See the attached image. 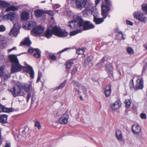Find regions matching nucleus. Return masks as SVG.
<instances>
[{"mask_svg": "<svg viewBox=\"0 0 147 147\" xmlns=\"http://www.w3.org/2000/svg\"><path fill=\"white\" fill-rule=\"evenodd\" d=\"M9 58L11 63V74L20 71L22 69L23 70H25L27 73H29L31 79L34 78V74L32 67L29 65L26 67L22 66L20 64L16 55H10Z\"/></svg>", "mask_w": 147, "mask_h": 147, "instance_id": "f257e3e1", "label": "nucleus"}, {"mask_svg": "<svg viewBox=\"0 0 147 147\" xmlns=\"http://www.w3.org/2000/svg\"><path fill=\"white\" fill-rule=\"evenodd\" d=\"M67 26L71 29H78L83 27L84 30L93 28L94 26L89 21H87L84 23L83 19L80 17L78 16L74 20L69 21Z\"/></svg>", "mask_w": 147, "mask_h": 147, "instance_id": "f03ea898", "label": "nucleus"}, {"mask_svg": "<svg viewBox=\"0 0 147 147\" xmlns=\"http://www.w3.org/2000/svg\"><path fill=\"white\" fill-rule=\"evenodd\" d=\"M105 4H102L101 15L103 17L98 18L97 17L94 18L93 21L96 24H99L102 23L105 19L107 16L108 13L110 10V7L111 5V3L110 0H103Z\"/></svg>", "mask_w": 147, "mask_h": 147, "instance_id": "7ed1b4c3", "label": "nucleus"}, {"mask_svg": "<svg viewBox=\"0 0 147 147\" xmlns=\"http://www.w3.org/2000/svg\"><path fill=\"white\" fill-rule=\"evenodd\" d=\"M52 29L53 34L59 37H64L69 34L67 32L63 31L61 28L56 26H54Z\"/></svg>", "mask_w": 147, "mask_h": 147, "instance_id": "20e7f679", "label": "nucleus"}, {"mask_svg": "<svg viewBox=\"0 0 147 147\" xmlns=\"http://www.w3.org/2000/svg\"><path fill=\"white\" fill-rule=\"evenodd\" d=\"M134 18L140 22L145 23L147 21V17L144 13L140 11H136L133 13Z\"/></svg>", "mask_w": 147, "mask_h": 147, "instance_id": "39448f33", "label": "nucleus"}, {"mask_svg": "<svg viewBox=\"0 0 147 147\" xmlns=\"http://www.w3.org/2000/svg\"><path fill=\"white\" fill-rule=\"evenodd\" d=\"M21 27V25L20 24L18 23L15 24L9 33V35L15 37L18 34Z\"/></svg>", "mask_w": 147, "mask_h": 147, "instance_id": "423d86ee", "label": "nucleus"}, {"mask_svg": "<svg viewBox=\"0 0 147 147\" xmlns=\"http://www.w3.org/2000/svg\"><path fill=\"white\" fill-rule=\"evenodd\" d=\"M76 5V8L79 10H82L86 7V5L87 0H73Z\"/></svg>", "mask_w": 147, "mask_h": 147, "instance_id": "0eeeda50", "label": "nucleus"}, {"mask_svg": "<svg viewBox=\"0 0 147 147\" xmlns=\"http://www.w3.org/2000/svg\"><path fill=\"white\" fill-rule=\"evenodd\" d=\"M10 3L4 1H2L1 7H7L5 9L6 11H15L18 9V7L15 6H10Z\"/></svg>", "mask_w": 147, "mask_h": 147, "instance_id": "6e6552de", "label": "nucleus"}, {"mask_svg": "<svg viewBox=\"0 0 147 147\" xmlns=\"http://www.w3.org/2000/svg\"><path fill=\"white\" fill-rule=\"evenodd\" d=\"M137 78L136 81V85L134 90L136 91L138 90H142L144 87L143 80L142 78L140 79L138 76H137Z\"/></svg>", "mask_w": 147, "mask_h": 147, "instance_id": "1a4fd4ad", "label": "nucleus"}, {"mask_svg": "<svg viewBox=\"0 0 147 147\" xmlns=\"http://www.w3.org/2000/svg\"><path fill=\"white\" fill-rule=\"evenodd\" d=\"M44 28L41 26L36 27L35 28H33L31 30L32 33L38 35H40L44 32Z\"/></svg>", "mask_w": 147, "mask_h": 147, "instance_id": "9d476101", "label": "nucleus"}, {"mask_svg": "<svg viewBox=\"0 0 147 147\" xmlns=\"http://www.w3.org/2000/svg\"><path fill=\"white\" fill-rule=\"evenodd\" d=\"M10 92L12 94L13 96L15 97L19 96L21 91L20 88L17 86L11 88L10 90Z\"/></svg>", "mask_w": 147, "mask_h": 147, "instance_id": "9b49d317", "label": "nucleus"}, {"mask_svg": "<svg viewBox=\"0 0 147 147\" xmlns=\"http://www.w3.org/2000/svg\"><path fill=\"white\" fill-rule=\"evenodd\" d=\"M28 52L30 54H32L35 52L33 56L36 58L40 57L41 52L40 50L38 48L34 49L33 48H30L28 50Z\"/></svg>", "mask_w": 147, "mask_h": 147, "instance_id": "f8f14e48", "label": "nucleus"}, {"mask_svg": "<svg viewBox=\"0 0 147 147\" xmlns=\"http://www.w3.org/2000/svg\"><path fill=\"white\" fill-rule=\"evenodd\" d=\"M121 106L120 101H116L114 103H111L110 105L109 108L111 110L113 111L118 109Z\"/></svg>", "mask_w": 147, "mask_h": 147, "instance_id": "ddd939ff", "label": "nucleus"}, {"mask_svg": "<svg viewBox=\"0 0 147 147\" xmlns=\"http://www.w3.org/2000/svg\"><path fill=\"white\" fill-rule=\"evenodd\" d=\"M16 16L15 13L12 12H10L4 15V18L8 20H10L12 21L13 20Z\"/></svg>", "mask_w": 147, "mask_h": 147, "instance_id": "4468645a", "label": "nucleus"}, {"mask_svg": "<svg viewBox=\"0 0 147 147\" xmlns=\"http://www.w3.org/2000/svg\"><path fill=\"white\" fill-rule=\"evenodd\" d=\"M68 117V116L67 115L63 114L59 118L60 123L61 124H65L67 123V122Z\"/></svg>", "mask_w": 147, "mask_h": 147, "instance_id": "2eb2a0df", "label": "nucleus"}, {"mask_svg": "<svg viewBox=\"0 0 147 147\" xmlns=\"http://www.w3.org/2000/svg\"><path fill=\"white\" fill-rule=\"evenodd\" d=\"M132 132L135 134H139L141 130L140 126L138 125H133L132 127Z\"/></svg>", "mask_w": 147, "mask_h": 147, "instance_id": "dca6fc26", "label": "nucleus"}, {"mask_svg": "<svg viewBox=\"0 0 147 147\" xmlns=\"http://www.w3.org/2000/svg\"><path fill=\"white\" fill-rule=\"evenodd\" d=\"M36 24V23L35 22L29 21L26 22L25 25L24 24L23 26L26 28H27V29L30 30L33 27H34Z\"/></svg>", "mask_w": 147, "mask_h": 147, "instance_id": "f3484780", "label": "nucleus"}, {"mask_svg": "<svg viewBox=\"0 0 147 147\" xmlns=\"http://www.w3.org/2000/svg\"><path fill=\"white\" fill-rule=\"evenodd\" d=\"M111 90V86L109 84L106 86L105 89V94L106 97H108L110 96Z\"/></svg>", "mask_w": 147, "mask_h": 147, "instance_id": "a211bd4d", "label": "nucleus"}, {"mask_svg": "<svg viewBox=\"0 0 147 147\" xmlns=\"http://www.w3.org/2000/svg\"><path fill=\"white\" fill-rule=\"evenodd\" d=\"M45 13V11L41 9H37L35 11L34 14L37 18H39L42 16V15Z\"/></svg>", "mask_w": 147, "mask_h": 147, "instance_id": "6ab92c4d", "label": "nucleus"}, {"mask_svg": "<svg viewBox=\"0 0 147 147\" xmlns=\"http://www.w3.org/2000/svg\"><path fill=\"white\" fill-rule=\"evenodd\" d=\"M31 44V42L29 38L26 37L25 38L24 41L23 42H21L20 46L22 45H26L30 46Z\"/></svg>", "mask_w": 147, "mask_h": 147, "instance_id": "aec40b11", "label": "nucleus"}, {"mask_svg": "<svg viewBox=\"0 0 147 147\" xmlns=\"http://www.w3.org/2000/svg\"><path fill=\"white\" fill-rule=\"evenodd\" d=\"M6 46V40L3 39L2 36L0 35V47L3 48L5 47Z\"/></svg>", "mask_w": 147, "mask_h": 147, "instance_id": "412c9836", "label": "nucleus"}, {"mask_svg": "<svg viewBox=\"0 0 147 147\" xmlns=\"http://www.w3.org/2000/svg\"><path fill=\"white\" fill-rule=\"evenodd\" d=\"M53 34L52 29L51 30L48 28L45 34V36L47 38H49L52 37Z\"/></svg>", "mask_w": 147, "mask_h": 147, "instance_id": "4be33fe9", "label": "nucleus"}, {"mask_svg": "<svg viewBox=\"0 0 147 147\" xmlns=\"http://www.w3.org/2000/svg\"><path fill=\"white\" fill-rule=\"evenodd\" d=\"M7 115H3L0 116V122L3 123H7Z\"/></svg>", "mask_w": 147, "mask_h": 147, "instance_id": "5701e85b", "label": "nucleus"}, {"mask_svg": "<svg viewBox=\"0 0 147 147\" xmlns=\"http://www.w3.org/2000/svg\"><path fill=\"white\" fill-rule=\"evenodd\" d=\"M92 14L94 18L97 17L99 15V14L96 8L94 7H92L90 9Z\"/></svg>", "mask_w": 147, "mask_h": 147, "instance_id": "b1692460", "label": "nucleus"}, {"mask_svg": "<svg viewBox=\"0 0 147 147\" xmlns=\"http://www.w3.org/2000/svg\"><path fill=\"white\" fill-rule=\"evenodd\" d=\"M115 136L117 140H120L122 139V134L120 131L116 130L115 131Z\"/></svg>", "mask_w": 147, "mask_h": 147, "instance_id": "393cba45", "label": "nucleus"}, {"mask_svg": "<svg viewBox=\"0 0 147 147\" xmlns=\"http://www.w3.org/2000/svg\"><path fill=\"white\" fill-rule=\"evenodd\" d=\"M12 111L11 110L10 108H8L5 107L4 106L0 105V112H9Z\"/></svg>", "mask_w": 147, "mask_h": 147, "instance_id": "a878e982", "label": "nucleus"}, {"mask_svg": "<svg viewBox=\"0 0 147 147\" xmlns=\"http://www.w3.org/2000/svg\"><path fill=\"white\" fill-rule=\"evenodd\" d=\"M28 17L29 15L28 13L24 12L22 13L21 18L22 20L26 21L28 20Z\"/></svg>", "mask_w": 147, "mask_h": 147, "instance_id": "bb28decb", "label": "nucleus"}, {"mask_svg": "<svg viewBox=\"0 0 147 147\" xmlns=\"http://www.w3.org/2000/svg\"><path fill=\"white\" fill-rule=\"evenodd\" d=\"M32 85L31 84H26L22 86V88L25 91L27 92L29 91Z\"/></svg>", "mask_w": 147, "mask_h": 147, "instance_id": "cd10ccee", "label": "nucleus"}, {"mask_svg": "<svg viewBox=\"0 0 147 147\" xmlns=\"http://www.w3.org/2000/svg\"><path fill=\"white\" fill-rule=\"evenodd\" d=\"M105 57H104L100 60V61L96 65V66L99 68H100L103 65L105 59Z\"/></svg>", "mask_w": 147, "mask_h": 147, "instance_id": "c85d7f7f", "label": "nucleus"}, {"mask_svg": "<svg viewBox=\"0 0 147 147\" xmlns=\"http://www.w3.org/2000/svg\"><path fill=\"white\" fill-rule=\"evenodd\" d=\"M80 28H78V29H78L77 30L74 31L72 32H70V36H74L77 34L81 32H82V30L79 29Z\"/></svg>", "mask_w": 147, "mask_h": 147, "instance_id": "c756f323", "label": "nucleus"}, {"mask_svg": "<svg viewBox=\"0 0 147 147\" xmlns=\"http://www.w3.org/2000/svg\"><path fill=\"white\" fill-rule=\"evenodd\" d=\"M135 77L136 76H134L133 78L132 79L130 80L129 82V88L131 90H133L134 88V85L133 80Z\"/></svg>", "mask_w": 147, "mask_h": 147, "instance_id": "7c9ffc66", "label": "nucleus"}, {"mask_svg": "<svg viewBox=\"0 0 147 147\" xmlns=\"http://www.w3.org/2000/svg\"><path fill=\"white\" fill-rule=\"evenodd\" d=\"M117 36V38L119 40H121L122 39L124 40L125 39L123 37V34L121 31L118 32Z\"/></svg>", "mask_w": 147, "mask_h": 147, "instance_id": "2f4dec72", "label": "nucleus"}, {"mask_svg": "<svg viewBox=\"0 0 147 147\" xmlns=\"http://www.w3.org/2000/svg\"><path fill=\"white\" fill-rule=\"evenodd\" d=\"M141 6L142 11L144 12L145 14L147 15V3L145 4H143Z\"/></svg>", "mask_w": 147, "mask_h": 147, "instance_id": "473e14b6", "label": "nucleus"}, {"mask_svg": "<svg viewBox=\"0 0 147 147\" xmlns=\"http://www.w3.org/2000/svg\"><path fill=\"white\" fill-rule=\"evenodd\" d=\"M127 52L130 55H132L134 53V50L131 47H129L127 48Z\"/></svg>", "mask_w": 147, "mask_h": 147, "instance_id": "72a5a7b5", "label": "nucleus"}, {"mask_svg": "<svg viewBox=\"0 0 147 147\" xmlns=\"http://www.w3.org/2000/svg\"><path fill=\"white\" fill-rule=\"evenodd\" d=\"M66 83V80H65L61 84H60L59 86L56 87V89L58 90L63 88L65 85Z\"/></svg>", "mask_w": 147, "mask_h": 147, "instance_id": "f704fd0d", "label": "nucleus"}, {"mask_svg": "<svg viewBox=\"0 0 147 147\" xmlns=\"http://www.w3.org/2000/svg\"><path fill=\"white\" fill-rule=\"evenodd\" d=\"M84 52V50L83 49H78L76 51V53L78 55H82Z\"/></svg>", "mask_w": 147, "mask_h": 147, "instance_id": "c9c22d12", "label": "nucleus"}, {"mask_svg": "<svg viewBox=\"0 0 147 147\" xmlns=\"http://www.w3.org/2000/svg\"><path fill=\"white\" fill-rule=\"evenodd\" d=\"M109 70H107V71L109 73V76H110L111 78V79H113V73L112 72V70L111 69V67L110 68V67L109 68Z\"/></svg>", "mask_w": 147, "mask_h": 147, "instance_id": "e433bc0d", "label": "nucleus"}, {"mask_svg": "<svg viewBox=\"0 0 147 147\" xmlns=\"http://www.w3.org/2000/svg\"><path fill=\"white\" fill-rule=\"evenodd\" d=\"M3 64L2 63L0 65V77H1L3 75Z\"/></svg>", "mask_w": 147, "mask_h": 147, "instance_id": "4c0bfd02", "label": "nucleus"}, {"mask_svg": "<svg viewBox=\"0 0 147 147\" xmlns=\"http://www.w3.org/2000/svg\"><path fill=\"white\" fill-rule=\"evenodd\" d=\"M90 10L89 7H87L85 9H84L82 11V13L84 15L88 16V12Z\"/></svg>", "mask_w": 147, "mask_h": 147, "instance_id": "58836bf2", "label": "nucleus"}, {"mask_svg": "<svg viewBox=\"0 0 147 147\" xmlns=\"http://www.w3.org/2000/svg\"><path fill=\"white\" fill-rule=\"evenodd\" d=\"M72 64L73 63L70 61H69L67 63L66 67L67 69H68V71H69L70 69Z\"/></svg>", "mask_w": 147, "mask_h": 147, "instance_id": "ea45409f", "label": "nucleus"}, {"mask_svg": "<svg viewBox=\"0 0 147 147\" xmlns=\"http://www.w3.org/2000/svg\"><path fill=\"white\" fill-rule=\"evenodd\" d=\"M126 107L129 108L130 106L131 102L129 100H126L125 101Z\"/></svg>", "mask_w": 147, "mask_h": 147, "instance_id": "a19ab883", "label": "nucleus"}, {"mask_svg": "<svg viewBox=\"0 0 147 147\" xmlns=\"http://www.w3.org/2000/svg\"><path fill=\"white\" fill-rule=\"evenodd\" d=\"M45 13H46L49 15L52 16H53L54 13L53 11L51 10H47L45 11Z\"/></svg>", "mask_w": 147, "mask_h": 147, "instance_id": "79ce46f5", "label": "nucleus"}, {"mask_svg": "<svg viewBox=\"0 0 147 147\" xmlns=\"http://www.w3.org/2000/svg\"><path fill=\"white\" fill-rule=\"evenodd\" d=\"M10 76V74L9 73H7L4 75V78L5 80H7L9 79Z\"/></svg>", "mask_w": 147, "mask_h": 147, "instance_id": "37998d69", "label": "nucleus"}, {"mask_svg": "<svg viewBox=\"0 0 147 147\" xmlns=\"http://www.w3.org/2000/svg\"><path fill=\"white\" fill-rule=\"evenodd\" d=\"M91 61V59L90 57L88 56L86 58V59L84 61V63L88 64Z\"/></svg>", "mask_w": 147, "mask_h": 147, "instance_id": "c03bdc74", "label": "nucleus"}, {"mask_svg": "<svg viewBox=\"0 0 147 147\" xmlns=\"http://www.w3.org/2000/svg\"><path fill=\"white\" fill-rule=\"evenodd\" d=\"M42 74L41 73V71H38V77L36 81V82H39V81L40 80V76H41Z\"/></svg>", "mask_w": 147, "mask_h": 147, "instance_id": "a18cd8bd", "label": "nucleus"}, {"mask_svg": "<svg viewBox=\"0 0 147 147\" xmlns=\"http://www.w3.org/2000/svg\"><path fill=\"white\" fill-rule=\"evenodd\" d=\"M49 57L52 60L55 61L56 60V56L53 54H49Z\"/></svg>", "mask_w": 147, "mask_h": 147, "instance_id": "49530a36", "label": "nucleus"}, {"mask_svg": "<svg viewBox=\"0 0 147 147\" xmlns=\"http://www.w3.org/2000/svg\"><path fill=\"white\" fill-rule=\"evenodd\" d=\"M35 126L37 127L39 129H40L41 128L39 122L38 121L35 122Z\"/></svg>", "mask_w": 147, "mask_h": 147, "instance_id": "de8ad7c7", "label": "nucleus"}, {"mask_svg": "<svg viewBox=\"0 0 147 147\" xmlns=\"http://www.w3.org/2000/svg\"><path fill=\"white\" fill-rule=\"evenodd\" d=\"M5 30V26L3 25L0 26V31L3 32Z\"/></svg>", "mask_w": 147, "mask_h": 147, "instance_id": "09e8293b", "label": "nucleus"}, {"mask_svg": "<svg viewBox=\"0 0 147 147\" xmlns=\"http://www.w3.org/2000/svg\"><path fill=\"white\" fill-rule=\"evenodd\" d=\"M31 96V93L30 92H28L27 94V96L26 98V101L28 102L29 100V99Z\"/></svg>", "mask_w": 147, "mask_h": 147, "instance_id": "8fccbe9b", "label": "nucleus"}, {"mask_svg": "<svg viewBox=\"0 0 147 147\" xmlns=\"http://www.w3.org/2000/svg\"><path fill=\"white\" fill-rule=\"evenodd\" d=\"M140 117L142 119H146V114L145 113H142L140 115Z\"/></svg>", "mask_w": 147, "mask_h": 147, "instance_id": "3c124183", "label": "nucleus"}, {"mask_svg": "<svg viewBox=\"0 0 147 147\" xmlns=\"http://www.w3.org/2000/svg\"><path fill=\"white\" fill-rule=\"evenodd\" d=\"M106 66L107 68V70H109L110 69H109V68L110 67H110H111V69H113V68L112 67V65L110 63H109V64L106 65Z\"/></svg>", "mask_w": 147, "mask_h": 147, "instance_id": "603ef678", "label": "nucleus"}, {"mask_svg": "<svg viewBox=\"0 0 147 147\" xmlns=\"http://www.w3.org/2000/svg\"><path fill=\"white\" fill-rule=\"evenodd\" d=\"M69 49V48H65L64 49H63L62 50L60 51L59 53H57L58 54H59V53H61L64 51H65Z\"/></svg>", "mask_w": 147, "mask_h": 147, "instance_id": "864d4df0", "label": "nucleus"}, {"mask_svg": "<svg viewBox=\"0 0 147 147\" xmlns=\"http://www.w3.org/2000/svg\"><path fill=\"white\" fill-rule=\"evenodd\" d=\"M77 71V67H74L72 70L71 72L72 74H74L75 73L76 71Z\"/></svg>", "mask_w": 147, "mask_h": 147, "instance_id": "5fc2aeb1", "label": "nucleus"}, {"mask_svg": "<svg viewBox=\"0 0 147 147\" xmlns=\"http://www.w3.org/2000/svg\"><path fill=\"white\" fill-rule=\"evenodd\" d=\"M74 84L76 87H79L80 86L81 84L80 83L77 82H74Z\"/></svg>", "mask_w": 147, "mask_h": 147, "instance_id": "6e6d98bb", "label": "nucleus"}, {"mask_svg": "<svg viewBox=\"0 0 147 147\" xmlns=\"http://www.w3.org/2000/svg\"><path fill=\"white\" fill-rule=\"evenodd\" d=\"M126 23L127 24L131 26L133 25V23L130 21L127 20Z\"/></svg>", "mask_w": 147, "mask_h": 147, "instance_id": "4d7b16f0", "label": "nucleus"}, {"mask_svg": "<svg viewBox=\"0 0 147 147\" xmlns=\"http://www.w3.org/2000/svg\"><path fill=\"white\" fill-rule=\"evenodd\" d=\"M16 47H14L12 49H9L8 51L9 52H10L12 51L13 50H16Z\"/></svg>", "mask_w": 147, "mask_h": 147, "instance_id": "13d9d810", "label": "nucleus"}, {"mask_svg": "<svg viewBox=\"0 0 147 147\" xmlns=\"http://www.w3.org/2000/svg\"><path fill=\"white\" fill-rule=\"evenodd\" d=\"M34 93H32V94L31 95L32 98H31V105L33 104V102H34V100L33 99L34 97Z\"/></svg>", "mask_w": 147, "mask_h": 147, "instance_id": "bf43d9fd", "label": "nucleus"}, {"mask_svg": "<svg viewBox=\"0 0 147 147\" xmlns=\"http://www.w3.org/2000/svg\"><path fill=\"white\" fill-rule=\"evenodd\" d=\"M22 136H25L26 132L25 131V130L24 129L22 131Z\"/></svg>", "mask_w": 147, "mask_h": 147, "instance_id": "052dcab7", "label": "nucleus"}, {"mask_svg": "<svg viewBox=\"0 0 147 147\" xmlns=\"http://www.w3.org/2000/svg\"><path fill=\"white\" fill-rule=\"evenodd\" d=\"M11 145L10 144L7 143L5 144V147H10Z\"/></svg>", "mask_w": 147, "mask_h": 147, "instance_id": "680f3d73", "label": "nucleus"}, {"mask_svg": "<svg viewBox=\"0 0 147 147\" xmlns=\"http://www.w3.org/2000/svg\"><path fill=\"white\" fill-rule=\"evenodd\" d=\"M100 0H95V3L96 5L97 4H98L100 2Z\"/></svg>", "mask_w": 147, "mask_h": 147, "instance_id": "e2e57ef3", "label": "nucleus"}, {"mask_svg": "<svg viewBox=\"0 0 147 147\" xmlns=\"http://www.w3.org/2000/svg\"><path fill=\"white\" fill-rule=\"evenodd\" d=\"M146 66H147V65L146 64L144 66V67H143V71H144V70H145L146 69Z\"/></svg>", "mask_w": 147, "mask_h": 147, "instance_id": "0e129e2a", "label": "nucleus"}, {"mask_svg": "<svg viewBox=\"0 0 147 147\" xmlns=\"http://www.w3.org/2000/svg\"><path fill=\"white\" fill-rule=\"evenodd\" d=\"M82 89H83V90L84 92H86V89L84 87V86L82 87Z\"/></svg>", "mask_w": 147, "mask_h": 147, "instance_id": "69168bd1", "label": "nucleus"}, {"mask_svg": "<svg viewBox=\"0 0 147 147\" xmlns=\"http://www.w3.org/2000/svg\"><path fill=\"white\" fill-rule=\"evenodd\" d=\"M60 7V5L58 4L55 5L54 6V7L55 8H58L59 7Z\"/></svg>", "mask_w": 147, "mask_h": 147, "instance_id": "338daca9", "label": "nucleus"}, {"mask_svg": "<svg viewBox=\"0 0 147 147\" xmlns=\"http://www.w3.org/2000/svg\"><path fill=\"white\" fill-rule=\"evenodd\" d=\"M144 46L146 50H147V44L144 45Z\"/></svg>", "mask_w": 147, "mask_h": 147, "instance_id": "774afa93", "label": "nucleus"}]
</instances>
